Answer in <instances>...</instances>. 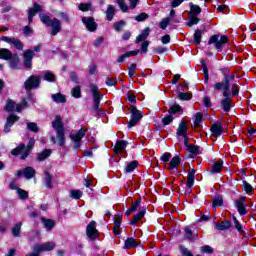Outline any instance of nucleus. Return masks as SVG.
Here are the masks:
<instances>
[{"label": "nucleus", "instance_id": "obj_1", "mask_svg": "<svg viewBox=\"0 0 256 256\" xmlns=\"http://www.w3.org/2000/svg\"><path fill=\"white\" fill-rule=\"evenodd\" d=\"M223 81L217 82L214 84V91H223V99L220 102V105L225 111V113H229L231 111V98L237 97L239 95V84L234 83L231 85V81L235 80V74H229V69H223Z\"/></svg>", "mask_w": 256, "mask_h": 256}, {"label": "nucleus", "instance_id": "obj_2", "mask_svg": "<svg viewBox=\"0 0 256 256\" xmlns=\"http://www.w3.org/2000/svg\"><path fill=\"white\" fill-rule=\"evenodd\" d=\"M40 21L46 25V27L51 28L50 35L51 37H55V35H59L63 29V24H61V21L57 18L51 19V17L45 15V14H40Z\"/></svg>", "mask_w": 256, "mask_h": 256}, {"label": "nucleus", "instance_id": "obj_3", "mask_svg": "<svg viewBox=\"0 0 256 256\" xmlns=\"http://www.w3.org/2000/svg\"><path fill=\"white\" fill-rule=\"evenodd\" d=\"M61 121V116H56L54 122L52 123V127L56 131L58 144L60 147H63V145H65V128L63 127V122Z\"/></svg>", "mask_w": 256, "mask_h": 256}, {"label": "nucleus", "instance_id": "obj_4", "mask_svg": "<svg viewBox=\"0 0 256 256\" xmlns=\"http://www.w3.org/2000/svg\"><path fill=\"white\" fill-rule=\"evenodd\" d=\"M90 91L94 101L93 111L99 115L102 113L100 105L101 99H103V94H100L99 87H97L95 84L90 85Z\"/></svg>", "mask_w": 256, "mask_h": 256}, {"label": "nucleus", "instance_id": "obj_5", "mask_svg": "<svg viewBox=\"0 0 256 256\" xmlns=\"http://www.w3.org/2000/svg\"><path fill=\"white\" fill-rule=\"evenodd\" d=\"M229 41V38L225 35L214 34L208 40V45H212L214 49L219 51H223L224 45Z\"/></svg>", "mask_w": 256, "mask_h": 256}, {"label": "nucleus", "instance_id": "obj_6", "mask_svg": "<svg viewBox=\"0 0 256 256\" xmlns=\"http://www.w3.org/2000/svg\"><path fill=\"white\" fill-rule=\"evenodd\" d=\"M234 207L237 208V211L241 217L245 216L247 213V197L240 196L234 201Z\"/></svg>", "mask_w": 256, "mask_h": 256}, {"label": "nucleus", "instance_id": "obj_7", "mask_svg": "<svg viewBox=\"0 0 256 256\" xmlns=\"http://www.w3.org/2000/svg\"><path fill=\"white\" fill-rule=\"evenodd\" d=\"M55 247H56L55 242H45L42 244H35L32 247V251H34V253H42L43 251H53Z\"/></svg>", "mask_w": 256, "mask_h": 256}, {"label": "nucleus", "instance_id": "obj_8", "mask_svg": "<svg viewBox=\"0 0 256 256\" xmlns=\"http://www.w3.org/2000/svg\"><path fill=\"white\" fill-rule=\"evenodd\" d=\"M86 235L91 239V241H95L99 235V230L97 229V222L91 221L86 228Z\"/></svg>", "mask_w": 256, "mask_h": 256}, {"label": "nucleus", "instance_id": "obj_9", "mask_svg": "<svg viewBox=\"0 0 256 256\" xmlns=\"http://www.w3.org/2000/svg\"><path fill=\"white\" fill-rule=\"evenodd\" d=\"M85 133V129H80L76 134H70V139L74 143V149H81V141L85 137Z\"/></svg>", "mask_w": 256, "mask_h": 256}, {"label": "nucleus", "instance_id": "obj_10", "mask_svg": "<svg viewBox=\"0 0 256 256\" xmlns=\"http://www.w3.org/2000/svg\"><path fill=\"white\" fill-rule=\"evenodd\" d=\"M40 83H41V79L37 76L32 75L26 80L24 87L26 91H31V89H37Z\"/></svg>", "mask_w": 256, "mask_h": 256}, {"label": "nucleus", "instance_id": "obj_11", "mask_svg": "<svg viewBox=\"0 0 256 256\" xmlns=\"http://www.w3.org/2000/svg\"><path fill=\"white\" fill-rule=\"evenodd\" d=\"M33 57H35V51L31 49L24 51L23 59H24V67L26 69H32Z\"/></svg>", "mask_w": 256, "mask_h": 256}, {"label": "nucleus", "instance_id": "obj_12", "mask_svg": "<svg viewBox=\"0 0 256 256\" xmlns=\"http://www.w3.org/2000/svg\"><path fill=\"white\" fill-rule=\"evenodd\" d=\"M82 23L90 33H95V31H97V22H95V18L82 17Z\"/></svg>", "mask_w": 256, "mask_h": 256}, {"label": "nucleus", "instance_id": "obj_13", "mask_svg": "<svg viewBox=\"0 0 256 256\" xmlns=\"http://www.w3.org/2000/svg\"><path fill=\"white\" fill-rule=\"evenodd\" d=\"M43 11V6L39 5L38 3H34V6L29 9L28 11V23L31 25L33 22V17L37 15V13H41Z\"/></svg>", "mask_w": 256, "mask_h": 256}, {"label": "nucleus", "instance_id": "obj_14", "mask_svg": "<svg viewBox=\"0 0 256 256\" xmlns=\"http://www.w3.org/2000/svg\"><path fill=\"white\" fill-rule=\"evenodd\" d=\"M2 41L8 43L9 45H13V47H16L19 49V51H23V43H21V41L17 38L3 36Z\"/></svg>", "mask_w": 256, "mask_h": 256}, {"label": "nucleus", "instance_id": "obj_15", "mask_svg": "<svg viewBox=\"0 0 256 256\" xmlns=\"http://www.w3.org/2000/svg\"><path fill=\"white\" fill-rule=\"evenodd\" d=\"M187 131H189V127L187 126V122L182 121L179 123V126L176 130V135L179 139V141H181V137H186L187 136Z\"/></svg>", "mask_w": 256, "mask_h": 256}, {"label": "nucleus", "instance_id": "obj_16", "mask_svg": "<svg viewBox=\"0 0 256 256\" xmlns=\"http://www.w3.org/2000/svg\"><path fill=\"white\" fill-rule=\"evenodd\" d=\"M17 121H19V117L17 115L11 114L6 120L4 132L9 133L11 131V127H13Z\"/></svg>", "mask_w": 256, "mask_h": 256}, {"label": "nucleus", "instance_id": "obj_17", "mask_svg": "<svg viewBox=\"0 0 256 256\" xmlns=\"http://www.w3.org/2000/svg\"><path fill=\"white\" fill-rule=\"evenodd\" d=\"M212 137H221L222 133H223V125H221L220 123H215L211 126L210 128Z\"/></svg>", "mask_w": 256, "mask_h": 256}, {"label": "nucleus", "instance_id": "obj_18", "mask_svg": "<svg viewBox=\"0 0 256 256\" xmlns=\"http://www.w3.org/2000/svg\"><path fill=\"white\" fill-rule=\"evenodd\" d=\"M51 99L54 103H67V97L61 93L52 94Z\"/></svg>", "mask_w": 256, "mask_h": 256}, {"label": "nucleus", "instance_id": "obj_19", "mask_svg": "<svg viewBox=\"0 0 256 256\" xmlns=\"http://www.w3.org/2000/svg\"><path fill=\"white\" fill-rule=\"evenodd\" d=\"M13 57V53L11 50L7 48H0V59H4V61H9Z\"/></svg>", "mask_w": 256, "mask_h": 256}, {"label": "nucleus", "instance_id": "obj_20", "mask_svg": "<svg viewBox=\"0 0 256 256\" xmlns=\"http://www.w3.org/2000/svg\"><path fill=\"white\" fill-rule=\"evenodd\" d=\"M33 147H35V139L30 138L28 145H27V150L24 152V154H22L21 159H27V157H29V155L31 153V149H33Z\"/></svg>", "mask_w": 256, "mask_h": 256}, {"label": "nucleus", "instance_id": "obj_21", "mask_svg": "<svg viewBox=\"0 0 256 256\" xmlns=\"http://www.w3.org/2000/svg\"><path fill=\"white\" fill-rule=\"evenodd\" d=\"M222 169H223V160H218L212 165V170L210 171V174L214 175V173H221Z\"/></svg>", "mask_w": 256, "mask_h": 256}, {"label": "nucleus", "instance_id": "obj_22", "mask_svg": "<svg viewBox=\"0 0 256 256\" xmlns=\"http://www.w3.org/2000/svg\"><path fill=\"white\" fill-rule=\"evenodd\" d=\"M8 61L11 69H19V55L13 54Z\"/></svg>", "mask_w": 256, "mask_h": 256}, {"label": "nucleus", "instance_id": "obj_23", "mask_svg": "<svg viewBox=\"0 0 256 256\" xmlns=\"http://www.w3.org/2000/svg\"><path fill=\"white\" fill-rule=\"evenodd\" d=\"M195 173H196L195 169H192L188 173V178H187V187H188V189H191V187H193V185H195Z\"/></svg>", "mask_w": 256, "mask_h": 256}, {"label": "nucleus", "instance_id": "obj_24", "mask_svg": "<svg viewBox=\"0 0 256 256\" xmlns=\"http://www.w3.org/2000/svg\"><path fill=\"white\" fill-rule=\"evenodd\" d=\"M23 176L25 177V179H33V177H35V169H33V167L28 166L23 170Z\"/></svg>", "mask_w": 256, "mask_h": 256}, {"label": "nucleus", "instance_id": "obj_25", "mask_svg": "<svg viewBox=\"0 0 256 256\" xmlns=\"http://www.w3.org/2000/svg\"><path fill=\"white\" fill-rule=\"evenodd\" d=\"M130 113L132 119H136L138 121H141V119H143V115L141 114V112H139V110H137V107L135 106L130 107Z\"/></svg>", "mask_w": 256, "mask_h": 256}, {"label": "nucleus", "instance_id": "obj_26", "mask_svg": "<svg viewBox=\"0 0 256 256\" xmlns=\"http://www.w3.org/2000/svg\"><path fill=\"white\" fill-rule=\"evenodd\" d=\"M128 143L125 140L117 141L114 151L115 153H121V151H124V149L127 147Z\"/></svg>", "mask_w": 256, "mask_h": 256}, {"label": "nucleus", "instance_id": "obj_27", "mask_svg": "<svg viewBox=\"0 0 256 256\" xmlns=\"http://www.w3.org/2000/svg\"><path fill=\"white\" fill-rule=\"evenodd\" d=\"M215 227L218 229V231H227L228 229H231V222L226 220L221 223H216Z\"/></svg>", "mask_w": 256, "mask_h": 256}, {"label": "nucleus", "instance_id": "obj_28", "mask_svg": "<svg viewBox=\"0 0 256 256\" xmlns=\"http://www.w3.org/2000/svg\"><path fill=\"white\" fill-rule=\"evenodd\" d=\"M145 213H146V210L143 209L139 213L134 215L132 221L130 222V225H137V223H139V221L145 217Z\"/></svg>", "mask_w": 256, "mask_h": 256}, {"label": "nucleus", "instance_id": "obj_29", "mask_svg": "<svg viewBox=\"0 0 256 256\" xmlns=\"http://www.w3.org/2000/svg\"><path fill=\"white\" fill-rule=\"evenodd\" d=\"M149 33H151V29L145 28L140 35L136 38V43H141V41H145L147 37H149Z\"/></svg>", "mask_w": 256, "mask_h": 256}, {"label": "nucleus", "instance_id": "obj_30", "mask_svg": "<svg viewBox=\"0 0 256 256\" xmlns=\"http://www.w3.org/2000/svg\"><path fill=\"white\" fill-rule=\"evenodd\" d=\"M44 81H48V83H55L57 81V77L51 71H45L43 75Z\"/></svg>", "mask_w": 256, "mask_h": 256}, {"label": "nucleus", "instance_id": "obj_31", "mask_svg": "<svg viewBox=\"0 0 256 256\" xmlns=\"http://www.w3.org/2000/svg\"><path fill=\"white\" fill-rule=\"evenodd\" d=\"M181 163V158L179 156H175L171 159L168 169L170 171H173V169H177V166H179Z\"/></svg>", "mask_w": 256, "mask_h": 256}, {"label": "nucleus", "instance_id": "obj_32", "mask_svg": "<svg viewBox=\"0 0 256 256\" xmlns=\"http://www.w3.org/2000/svg\"><path fill=\"white\" fill-rule=\"evenodd\" d=\"M23 226V223L18 222L14 225L12 228V235L13 237H21V227Z\"/></svg>", "mask_w": 256, "mask_h": 256}, {"label": "nucleus", "instance_id": "obj_33", "mask_svg": "<svg viewBox=\"0 0 256 256\" xmlns=\"http://www.w3.org/2000/svg\"><path fill=\"white\" fill-rule=\"evenodd\" d=\"M114 16H115V7L113 5H108L106 10V19H108V21H113Z\"/></svg>", "mask_w": 256, "mask_h": 256}, {"label": "nucleus", "instance_id": "obj_34", "mask_svg": "<svg viewBox=\"0 0 256 256\" xmlns=\"http://www.w3.org/2000/svg\"><path fill=\"white\" fill-rule=\"evenodd\" d=\"M138 166L139 163L137 161L129 162L125 167V171L126 173H133V171H135V169H137Z\"/></svg>", "mask_w": 256, "mask_h": 256}, {"label": "nucleus", "instance_id": "obj_35", "mask_svg": "<svg viewBox=\"0 0 256 256\" xmlns=\"http://www.w3.org/2000/svg\"><path fill=\"white\" fill-rule=\"evenodd\" d=\"M52 183H53V177L49 172H46L44 177L45 187H47L48 189H51V187H53Z\"/></svg>", "mask_w": 256, "mask_h": 256}, {"label": "nucleus", "instance_id": "obj_36", "mask_svg": "<svg viewBox=\"0 0 256 256\" xmlns=\"http://www.w3.org/2000/svg\"><path fill=\"white\" fill-rule=\"evenodd\" d=\"M42 222L47 231H51L53 229V227H55V221H53L51 219L42 218Z\"/></svg>", "mask_w": 256, "mask_h": 256}, {"label": "nucleus", "instance_id": "obj_37", "mask_svg": "<svg viewBox=\"0 0 256 256\" xmlns=\"http://www.w3.org/2000/svg\"><path fill=\"white\" fill-rule=\"evenodd\" d=\"M232 219L234 221V227L238 231V233H240V235H245V231L243 230V225L239 223V220L237 219V217L233 216Z\"/></svg>", "mask_w": 256, "mask_h": 256}, {"label": "nucleus", "instance_id": "obj_38", "mask_svg": "<svg viewBox=\"0 0 256 256\" xmlns=\"http://www.w3.org/2000/svg\"><path fill=\"white\" fill-rule=\"evenodd\" d=\"M138 245L134 238H128L124 242V249H131V247H137Z\"/></svg>", "mask_w": 256, "mask_h": 256}, {"label": "nucleus", "instance_id": "obj_39", "mask_svg": "<svg viewBox=\"0 0 256 256\" xmlns=\"http://www.w3.org/2000/svg\"><path fill=\"white\" fill-rule=\"evenodd\" d=\"M190 12L189 15H194L195 17H197V15H199L201 13V7H199V5H194L192 3H190Z\"/></svg>", "mask_w": 256, "mask_h": 256}, {"label": "nucleus", "instance_id": "obj_40", "mask_svg": "<svg viewBox=\"0 0 256 256\" xmlns=\"http://www.w3.org/2000/svg\"><path fill=\"white\" fill-rule=\"evenodd\" d=\"M51 156V149H46L43 152L38 154V161H45L47 157Z\"/></svg>", "mask_w": 256, "mask_h": 256}, {"label": "nucleus", "instance_id": "obj_41", "mask_svg": "<svg viewBox=\"0 0 256 256\" xmlns=\"http://www.w3.org/2000/svg\"><path fill=\"white\" fill-rule=\"evenodd\" d=\"M199 23V17L195 15H189V21L186 23L187 27H193Z\"/></svg>", "mask_w": 256, "mask_h": 256}, {"label": "nucleus", "instance_id": "obj_42", "mask_svg": "<svg viewBox=\"0 0 256 256\" xmlns=\"http://www.w3.org/2000/svg\"><path fill=\"white\" fill-rule=\"evenodd\" d=\"M6 111H17V104L13 100H8L5 107Z\"/></svg>", "mask_w": 256, "mask_h": 256}, {"label": "nucleus", "instance_id": "obj_43", "mask_svg": "<svg viewBox=\"0 0 256 256\" xmlns=\"http://www.w3.org/2000/svg\"><path fill=\"white\" fill-rule=\"evenodd\" d=\"M27 129H28V131H31L32 133H39V126L35 122H28Z\"/></svg>", "mask_w": 256, "mask_h": 256}, {"label": "nucleus", "instance_id": "obj_44", "mask_svg": "<svg viewBox=\"0 0 256 256\" xmlns=\"http://www.w3.org/2000/svg\"><path fill=\"white\" fill-rule=\"evenodd\" d=\"M242 187L243 190L245 191V193H247L248 195H251V193H253V186H251V184H249V182L247 181H243L242 182Z\"/></svg>", "mask_w": 256, "mask_h": 256}, {"label": "nucleus", "instance_id": "obj_45", "mask_svg": "<svg viewBox=\"0 0 256 256\" xmlns=\"http://www.w3.org/2000/svg\"><path fill=\"white\" fill-rule=\"evenodd\" d=\"M72 97H75V99H81V87L75 86L71 91Z\"/></svg>", "mask_w": 256, "mask_h": 256}, {"label": "nucleus", "instance_id": "obj_46", "mask_svg": "<svg viewBox=\"0 0 256 256\" xmlns=\"http://www.w3.org/2000/svg\"><path fill=\"white\" fill-rule=\"evenodd\" d=\"M191 97L189 93L178 91V99H180V101H190Z\"/></svg>", "mask_w": 256, "mask_h": 256}, {"label": "nucleus", "instance_id": "obj_47", "mask_svg": "<svg viewBox=\"0 0 256 256\" xmlns=\"http://www.w3.org/2000/svg\"><path fill=\"white\" fill-rule=\"evenodd\" d=\"M27 107H29V104L26 99H23L20 104L16 105V111L21 113V111H23V109H27Z\"/></svg>", "mask_w": 256, "mask_h": 256}, {"label": "nucleus", "instance_id": "obj_48", "mask_svg": "<svg viewBox=\"0 0 256 256\" xmlns=\"http://www.w3.org/2000/svg\"><path fill=\"white\" fill-rule=\"evenodd\" d=\"M70 197L72 199H80L83 197V192L81 190H72L70 191Z\"/></svg>", "mask_w": 256, "mask_h": 256}, {"label": "nucleus", "instance_id": "obj_49", "mask_svg": "<svg viewBox=\"0 0 256 256\" xmlns=\"http://www.w3.org/2000/svg\"><path fill=\"white\" fill-rule=\"evenodd\" d=\"M203 35V32L201 30H196L194 33V43L196 45H199L201 43V37Z\"/></svg>", "mask_w": 256, "mask_h": 256}, {"label": "nucleus", "instance_id": "obj_50", "mask_svg": "<svg viewBox=\"0 0 256 256\" xmlns=\"http://www.w3.org/2000/svg\"><path fill=\"white\" fill-rule=\"evenodd\" d=\"M188 151L192 153V155H199L201 153V147L199 146H188Z\"/></svg>", "mask_w": 256, "mask_h": 256}, {"label": "nucleus", "instance_id": "obj_51", "mask_svg": "<svg viewBox=\"0 0 256 256\" xmlns=\"http://www.w3.org/2000/svg\"><path fill=\"white\" fill-rule=\"evenodd\" d=\"M201 121H203V114L200 112H197L194 119L195 127H199L201 125Z\"/></svg>", "mask_w": 256, "mask_h": 256}, {"label": "nucleus", "instance_id": "obj_52", "mask_svg": "<svg viewBox=\"0 0 256 256\" xmlns=\"http://www.w3.org/2000/svg\"><path fill=\"white\" fill-rule=\"evenodd\" d=\"M17 195L19 199L25 200L29 197V193L21 188L17 189Z\"/></svg>", "mask_w": 256, "mask_h": 256}, {"label": "nucleus", "instance_id": "obj_53", "mask_svg": "<svg viewBox=\"0 0 256 256\" xmlns=\"http://www.w3.org/2000/svg\"><path fill=\"white\" fill-rule=\"evenodd\" d=\"M91 3H80L79 5H78V9L80 10V11H83V12H85V11H91Z\"/></svg>", "mask_w": 256, "mask_h": 256}, {"label": "nucleus", "instance_id": "obj_54", "mask_svg": "<svg viewBox=\"0 0 256 256\" xmlns=\"http://www.w3.org/2000/svg\"><path fill=\"white\" fill-rule=\"evenodd\" d=\"M221 205H223V197L217 196L214 198L212 207L215 209V207H221Z\"/></svg>", "mask_w": 256, "mask_h": 256}, {"label": "nucleus", "instance_id": "obj_55", "mask_svg": "<svg viewBox=\"0 0 256 256\" xmlns=\"http://www.w3.org/2000/svg\"><path fill=\"white\" fill-rule=\"evenodd\" d=\"M179 111H181V106H179V104H175L170 107V109L168 110V113L170 115H175V113H179Z\"/></svg>", "mask_w": 256, "mask_h": 256}, {"label": "nucleus", "instance_id": "obj_56", "mask_svg": "<svg viewBox=\"0 0 256 256\" xmlns=\"http://www.w3.org/2000/svg\"><path fill=\"white\" fill-rule=\"evenodd\" d=\"M117 3L121 9V11H123L124 13H127V11H129V6H127V4H125L124 0H117Z\"/></svg>", "mask_w": 256, "mask_h": 256}, {"label": "nucleus", "instance_id": "obj_57", "mask_svg": "<svg viewBox=\"0 0 256 256\" xmlns=\"http://www.w3.org/2000/svg\"><path fill=\"white\" fill-rule=\"evenodd\" d=\"M213 247L209 246V245H204L201 247V253H207L208 255L213 254Z\"/></svg>", "mask_w": 256, "mask_h": 256}, {"label": "nucleus", "instance_id": "obj_58", "mask_svg": "<svg viewBox=\"0 0 256 256\" xmlns=\"http://www.w3.org/2000/svg\"><path fill=\"white\" fill-rule=\"evenodd\" d=\"M169 23H171V18H164L160 24L159 27L162 28L163 30L167 29Z\"/></svg>", "mask_w": 256, "mask_h": 256}, {"label": "nucleus", "instance_id": "obj_59", "mask_svg": "<svg viewBox=\"0 0 256 256\" xmlns=\"http://www.w3.org/2000/svg\"><path fill=\"white\" fill-rule=\"evenodd\" d=\"M25 149V144H20L18 147H16L15 149H13L11 151L12 155L17 156L19 155V153H21V151H23Z\"/></svg>", "mask_w": 256, "mask_h": 256}, {"label": "nucleus", "instance_id": "obj_60", "mask_svg": "<svg viewBox=\"0 0 256 256\" xmlns=\"http://www.w3.org/2000/svg\"><path fill=\"white\" fill-rule=\"evenodd\" d=\"M124 27H125V21L116 22L114 24V29L117 32L123 31Z\"/></svg>", "mask_w": 256, "mask_h": 256}, {"label": "nucleus", "instance_id": "obj_61", "mask_svg": "<svg viewBox=\"0 0 256 256\" xmlns=\"http://www.w3.org/2000/svg\"><path fill=\"white\" fill-rule=\"evenodd\" d=\"M162 123H163V125H170V123H173V116L171 114L165 116L162 119Z\"/></svg>", "mask_w": 256, "mask_h": 256}, {"label": "nucleus", "instance_id": "obj_62", "mask_svg": "<svg viewBox=\"0 0 256 256\" xmlns=\"http://www.w3.org/2000/svg\"><path fill=\"white\" fill-rule=\"evenodd\" d=\"M139 205H141V199L136 200V202H134L131 207L130 210L135 213V211H137V209L139 208Z\"/></svg>", "mask_w": 256, "mask_h": 256}, {"label": "nucleus", "instance_id": "obj_63", "mask_svg": "<svg viewBox=\"0 0 256 256\" xmlns=\"http://www.w3.org/2000/svg\"><path fill=\"white\" fill-rule=\"evenodd\" d=\"M180 251L183 256H193V253H191V251L184 246H180Z\"/></svg>", "mask_w": 256, "mask_h": 256}, {"label": "nucleus", "instance_id": "obj_64", "mask_svg": "<svg viewBox=\"0 0 256 256\" xmlns=\"http://www.w3.org/2000/svg\"><path fill=\"white\" fill-rule=\"evenodd\" d=\"M121 216H119V215H116L115 216V221H114V227H115V229H120V227H121Z\"/></svg>", "mask_w": 256, "mask_h": 256}]
</instances>
